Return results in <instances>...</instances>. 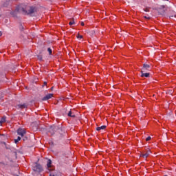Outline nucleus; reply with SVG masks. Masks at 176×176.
<instances>
[{
	"label": "nucleus",
	"mask_w": 176,
	"mask_h": 176,
	"mask_svg": "<svg viewBox=\"0 0 176 176\" xmlns=\"http://www.w3.org/2000/svg\"><path fill=\"white\" fill-rule=\"evenodd\" d=\"M151 71V65L148 64H144L143 67L142 68L141 72H148Z\"/></svg>",
	"instance_id": "f03ea898"
},
{
	"label": "nucleus",
	"mask_w": 176,
	"mask_h": 176,
	"mask_svg": "<svg viewBox=\"0 0 176 176\" xmlns=\"http://www.w3.org/2000/svg\"><path fill=\"white\" fill-rule=\"evenodd\" d=\"M81 25H82V26L85 25V23L82 22Z\"/></svg>",
	"instance_id": "aec40b11"
},
{
	"label": "nucleus",
	"mask_w": 176,
	"mask_h": 176,
	"mask_svg": "<svg viewBox=\"0 0 176 176\" xmlns=\"http://www.w3.org/2000/svg\"><path fill=\"white\" fill-rule=\"evenodd\" d=\"M68 116H69L70 118H75V114H72V111H69L68 113Z\"/></svg>",
	"instance_id": "f8f14e48"
},
{
	"label": "nucleus",
	"mask_w": 176,
	"mask_h": 176,
	"mask_svg": "<svg viewBox=\"0 0 176 176\" xmlns=\"http://www.w3.org/2000/svg\"><path fill=\"white\" fill-rule=\"evenodd\" d=\"M25 140H27V138H25L23 139V141H25Z\"/></svg>",
	"instance_id": "5701e85b"
},
{
	"label": "nucleus",
	"mask_w": 176,
	"mask_h": 176,
	"mask_svg": "<svg viewBox=\"0 0 176 176\" xmlns=\"http://www.w3.org/2000/svg\"><path fill=\"white\" fill-rule=\"evenodd\" d=\"M53 97V94H48L45 96H44L42 100L43 101H47V100H50Z\"/></svg>",
	"instance_id": "20e7f679"
},
{
	"label": "nucleus",
	"mask_w": 176,
	"mask_h": 176,
	"mask_svg": "<svg viewBox=\"0 0 176 176\" xmlns=\"http://www.w3.org/2000/svg\"><path fill=\"white\" fill-rule=\"evenodd\" d=\"M69 25H74V24H75V21H72L69 23Z\"/></svg>",
	"instance_id": "4468645a"
},
{
	"label": "nucleus",
	"mask_w": 176,
	"mask_h": 176,
	"mask_svg": "<svg viewBox=\"0 0 176 176\" xmlns=\"http://www.w3.org/2000/svg\"><path fill=\"white\" fill-rule=\"evenodd\" d=\"M141 77L142 78H149V73L147 72H141Z\"/></svg>",
	"instance_id": "0eeeda50"
},
{
	"label": "nucleus",
	"mask_w": 176,
	"mask_h": 176,
	"mask_svg": "<svg viewBox=\"0 0 176 176\" xmlns=\"http://www.w3.org/2000/svg\"><path fill=\"white\" fill-rule=\"evenodd\" d=\"M144 19H151L150 17H148L146 16H144Z\"/></svg>",
	"instance_id": "6ab92c4d"
},
{
	"label": "nucleus",
	"mask_w": 176,
	"mask_h": 176,
	"mask_svg": "<svg viewBox=\"0 0 176 176\" xmlns=\"http://www.w3.org/2000/svg\"><path fill=\"white\" fill-rule=\"evenodd\" d=\"M162 8H164V6H163Z\"/></svg>",
	"instance_id": "393cba45"
},
{
	"label": "nucleus",
	"mask_w": 176,
	"mask_h": 176,
	"mask_svg": "<svg viewBox=\"0 0 176 176\" xmlns=\"http://www.w3.org/2000/svg\"><path fill=\"white\" fill-rule=\"evenodd\" d=\"M0 36H2V32H0Z\"/></svg>",
	"instance_id": "412c9836"
},
{
	"label": "nucleus",
	"mask_w": 176,
	"mask_h": 176,
	"mask_svg": "<svg viewBox=\"0 0 176 176\" xmlns=\"http://www.w3.org/2000/svg\"><path fill=\"white\" fill-rule=\"evenodd\" d=\"M52 130H53V128H50V131H52Z\"/></svg>",
	"instance_id": "4be33fe9"
},
{
	"label": "nucleus",
	"mask_w": 176,
	"mask_h": 176,
	"mask_svg": "<svg viewBox=\"0 0 176 176\" xmlns=\"http://www.w3.org/2000/svg\"><path fill=\"white\" fill-rule=\"evenodd\" d=\"M26 133L27 132L25 131V129H24L19 128L17 130V134H18V135H21V137H24V135H25Z\"/></svg>",
	"instance_id": "7ed1b4c3"
},
{
	"label": "nucleus",
	"mask_w": 176,
	"mask_h": 176,
	"mask_svg": "<svg viewBox=\"0 0 176 176\" xmlns=\"http://www.w3.org/2000/svg\"><path fill=\"white\" fill-rule=\"evenodd\" d=\"M47 166L48 167V168H50V167H52V160H48Z\"/></svg>",
	"instance_id": "9d476101"
},
{
	"label": "nucleus",
	"mask_w": 176,
	"mask_h": 176,
	"mask_svg": "<svg viewBox=\"0 0 176 176\" xmlns=\"http://www.w3.org/2000/svg\"><path fill=\"white\" fill-rule=\"evenodd\" d=\"M14 142H15V144H17V142H19V141L17 140V139H15V140H14Z\"/></svg>",
	"instance_id": "a211bd4d"
},
{
	"label": "nucleus",
	"mask_w": 176,
	"mask_h": 176,
	"mask_svg": "<svg viewBox=\"0 0 176 176\" xmlns=\"http://www.w3.org/2000/svg\"><path fill=\"white\" fill-rule=\"evenodd\" d=\"M77 38H78V39H82L83 38V36L78 34L77 35Z\"/></svg>",
	"instance_id": "ddd939ff"
},
{
	"label": "nucleus",
	"mask_w": 176,
	"mask_h": 176,
	"mask_svg": "<svg viewBox=\"0 0 176 176\" xmlns=\"http://www.w3.org/2000/svg\"><path fill=\"white\" fill-rule=\"evenodd\" d=\"M18 141H20V140H21V138L20 136H18L17 139Z\"/></svg>",
	"instance_id": "f3484780"
},
{
	"label": "nucleus",
	"mask_w": 176,
	"mask_h": 176,
	"mask_svg": "<svg viewBox=\"0 0 176 176\" xmlns=\"http://www.w3.org/2000/svg\"><path fill=\"white\" fill-rule=\"evenodd\" d=\"M151 151H148L146 153L144 154H140V157H143V159H146L151 155Z\"/></svg>",
	"instance_id": "423d86ee"
},
{
	"label": "nucleus",
	"mask_w": 176,
	"mask_h": 176,
	"mask_svg": "<svg viewBox=\"0 0 176 176\" xmlns=\"http://www.w3.org/2000/svg\"><path fill=\"white\" fill-rule=\"evenodd\" d=\"M145 12H148V10H146Z\"/></svg>",
	"instance_id": "b1692460"
},
{
	"label": "nucleus",
	"mask_w": 176,
	"mask_h": 176,
	"mask_svg": "<svg viewBox=\"0 0 176 176\" xmlns=\"http://www.w3.org/2000/svg\"><path fill=\"white\" fill-rule=\"evenodd\" d=\"M35 12V8L27 6L25 5L18 6L14 12H11L12 16H16L17 13H23V14H32Z\"/></svg>",
	"instance_id": "f257e3e1"
},
{
	"label": "nucleus",
	"mask_w": 176,
	"mask_h": 176,
	"mask_svg": "<svg viewBox=\"0 0 176 176\" xmlns=\"http://www.w3.org/2000/svg\"><path fill=\"white\" fill-rule=\"evenodd\" d=\"M152 140V138L151 136H148L146 138V141H151Z\"/></svg>",
	"instance_id": "2eb2a0df"
},
{
	"label": "nucleus",
	"mask_w": 176,
	"mask_h": 176,
	"mask_svg": "<svg viewBox=\"0 0 176 176\" xmlns=\"http://www.w3.org/2000/svg\"><path fill=\"white\" fill-rule=\"evenodd\" d=\"M5 122H6V117L4 116L1 119L0 123L2 124V123H5Z\"/></svg>",
	"instance_id": "9b49d317"
},
{
	"label": "nucleus",
	"mask_w": 176,
	"mask_h": 176,
	"mask_svg": "<svg viewBox=\"0 0 176 176\" xmlns=\"http://www.w3.org/2000/svg\"><path fill=\"white\" fill-rule=\"evenodd\" d=\"M36 171L41 172L42 171V166L41 165H36V169H34Z\"/></svg>",
	"instance_id": "1a4fd4ad"
},
{
	"label": "nucleus",
	"mask_w": 176,
	"mask_h": 176,
	"mask_svg": "<svg viewBox=\"0 0 176 176\" xmlns=\"http://www.w3.org/2000/svg\"><path fill=\"white\" fill-rule=\"evenodd\" d=\"M105 129H107V126L103 125V126L97 127L96 130L97 131H101V130H105Z\"/></svg>",
	"instance_id": "6e6552de"
},
{
	"label": "nucleus",
	"mask_w": 176,
	"mask_h": 176,
	"mask_svg": "<svg viewBox=\"0 0 176 176\" xmlns=\"http://www.w3.org/2000/svg\"><path fill=\"white\" fill-rule=\"evenodd\" d=\"M47 52H49V54H50V55H52V50H51L50 48H48V49H47Z\"/></svg>",
	"instance_id": "dca6fc26"
},
{
	"label": "nucleus",
	"mask_w": 176,
	"mask_h": 176,
	"mask_svg": "<svg viewBox=\"0 0 176 176\" xmlns=\"http://www.w3.org/2000/svg\"><path fill=\"white\" fill-rule=\"evenodd\" d=\"M16 108L17 109H24L27 108V104H17L16 106Z\"/></svg>",
	"instance_id": "39448f33"
}]
</instances>
